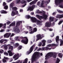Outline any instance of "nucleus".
Segmentation results:
<instances>
[{"instance_id": "nucleus-1", "label": "nucleus", "mask_w": 63, "mask_h": 63, "mask_svg": "<svg viewBox=\"0 0 63 63\" xmlns=\"http://www.w3.org/2000/svg\"><path fill=\"white\" fill-rule=\"evenodd\" d=\"M40 58L39 53L37 52H35L32 55V58L31 63H33L34 61H36Z\"/></svg>"}, {"instance_id": "nucleus-2", "label": "nucleus", "mask_w": 63, "mask_h": 63, "mask_svg": "<svg viewBox=\"0 0 63 63\" xmlns=\"http://www.w3.org/2000/svg\"><path fill=\"white\" fill-rule=\"evenodd\" d=\"M22 23V21H18L16 22V28L15 29V31L16 33H18L20 32V30L19 29V28L17 27L19 26L20 25V23Z\"/></svg>"}, {"instance_id": "nucleus-3", "label": "nucleus", "mask_w": 63, "mask_h": 63, "mask_svg": "<svg viewBox=\"0 0 63 63\" xmlns=\"http://www.w3.org/2000/svg\"><path fill=\"white\" fill-rule=\"evenodd\" d=\"M43 16H40L39 15H36L37 17V18H38L40 20H41V18L44 19L45 20H46L47 18V15H46L45 14V13L44 12L43 13Z\"/></svg>"}, {"instance_id": "nucleus-4", "label": "nucleus", "mask_w": 63, "mask_h": 63, "mask_svg": "<svg viewBox=\"0 0 63 63\" xmlns=\"http://www.w3.org/2000/svg\"><path fill=\"white\" fill-rule=\"evenodd\" d=\"M31 20L32 22H36V24L37 25H39L41 23L40 21L37 19L35 17H32Z\"/></svg>"}, {"instance_id": "nucleus-5", "label": "nucleus", "mask_w": 63, "mask_h": 63, "mask_svg": "<svg viewBox=\"0 0 63 63\" xmlns=\"http://www.w3.org/2000/svg\"><path fill=\"white\" fill-rule=\"evenodd\" d=\"M53 55V53H49L47 54L45 56V60H48L50 57H52Z\"/></svg>"}, {"instance_id": "nucleus-6", "label": "nucleus", "mask_w": 63, "mask_h": 63, "mask_svg": "<svg viewBox=\"0 0 63 63\" xmlns=\"http://www.w3.org/2000/svg\"><path fill=\"white\" fill-rule=\"evenodd\" d=\"M24 39L22 40L21 41V43H23L25 45H26L28 44V39L27 37H24Z\"/></svg>"}, {"instance_id": "nucleus-7", "label": "nucleus", "mask_w": 63, "mask_h": 63, "mask_svg": "<svg viewBox=\"0 0 63 63\" xmlns=\"http://www.w3.org/2000/svg\"><path fill=\"white\" fill-rule=\"evenodd\" d=\"M35 47V45H34L32 46L30 48L29 51L27 52V53L28 54H29L30 53H31L33 50L34 49V48Z\"/></svg>"}, {"instance_id": "nucleus-8", "label": "nucleus", "mask_w": 63, "mask_h": 63, "mask_svg": "<svg viewBox=\"0 0 63 63\" xmlns=\"http://www.w3.org/2000/svg\"><path fill=\"white\" fill-rule=\"evenodd\" d=\"M55 4L56 5H59L63 2V0H55Z\"/></svg>"}, {"instance_id": "nucleus-9", "label": "nucleus", "mask_w": 63, "mask_h": 63, "mask_svg": "<svg viewBox=\"0 0 63 63\" xmlns=\"http://www.w3.org/2000/svg\"><path fill=\"white\" fill-rule=\"evenodd\" d=\"M19 54H15L13 56V59H15L14 60H16L18 59L19 58Z\"/></svg>"}, {"instance_id": "nucleus-10", "label": "nucleus", "mask_w": 63, "mask_h": 63, "mask_svg": "<svg viewBox=\"0 0 63 63\" xmlns=\"http://www.w3.org/2000/svg\"><path fill=\"white\" fill-rule=\"evenodd\" d=\"M51 25V22H46L45 24V26L47 27H49Z\"/></svg>"}, {"instance_id": "nucleus-11", "label": "nucleus", "mask_w": 63, "mask_h": 63, "mask_svg": "<svg viewBox=\"0 0 63 63\" xmlns=\"http://www.w3.org/2000/svg\"><path fill=\"white\" fill-rule=\"evenodd\" d=\"M36 37L37 38V39H36V41L40 40V39H42V37H41V35L40 34H39L37 35L36 36Z\"/></svg>"}, {"instance_id": "nucleus-12", "label": "nucleus", "mask_w": 63, "mask_h": 63, "mask_svg": "<svg viewBox=\"0 0 63 63\" xmlns=\"http://www.w3.org/2000/svg\"><path fill=\"white\" fill-rule=\"evenodd\" d=\"M7 52L8 53L9 56H12L13 55V53H12V50H9Z\"/></svg>"}, {"instance_id": "nucleus-13", "label": "nucleus", "mask_w": 63, "mask_h": 63, "mask_svg": "<svg viewBox=\"0 0 63 63\" xmlns=\"http://www.w3.org/2000/svg\"><path fill=\"white\" fill-rule=\"evenodd\" d=\"M11 35V33H6L4 35V37H6L7 36V38H8V37H9Z\"/></svg>"}, {"instance_id": "nucleus-14", "label": "nucleus", "mask_w": 63, "mask_h": 63, "mask_svg": "<svg viewBox=\"0 0 63 63\" xmlns=\"http://www.w3.org/2000/svg\"><path fill=\"white\" fill-rule=\"evenodd\" d=\"M38 1V0H33L32 1V2H31L30 3V5H32V4H36V2H37V1Z\"/></svg>"}, {"instance_id": "nucleus-15", "label": "nucleus", "mask_w": 63, "mask_h": 63, "mask_svg": "<svg viewBox=\"0 0 63 63\" xmlns=\"http://www.w3.org/2000/svg\"><path fill=\"white\" fill-rule=\"evenodd\" d=\"M42 42L43 43V44L42 45V47H44L46 45V40H42Z\"/></svg>"}, {"instance_id": "nucleus-16", "label": "nucleus", "mask_w": 63, "mask_h": 63, "mask_svg": "<svg viewBox=\"0 0 63 63\" xmlns=\"http://www.w3.org/2000/svg\"><path fill=\"white\" fill-rule=\"evenodd\" d=\"M44 3H45V1H42L41 4V7L42 8H45V6L43 5Z\"/></svg>"}, {"instance_id": "nucleus-17", "label": "nucleus", "mask_w": 63, "mask_h": 63, "mask_svg": "<svg viewBox=\"0 0 63 63\" xmlns=\"http://www.w3.org/2000/svg\"><path fill=\"white\" fill-rule=\"evenodd\" d=\"M15 24H16V22H14L9 25V26L11 27V26H15Z\"/></svg>"}, {"instance_id": "nucleus-18", "label": "nucleus", "mask_w": 63, "mask_h": 63, "mask_svg": "<svg viewBox=\"0 0 63 63\" xmlns=\"http://www.w3.org/2000/svg\"><path fill=\"white\" fill-rule=\"evenodd\" d=\"M11 15L12 16H15V11H12Z\"/></svg>"}, {"instance_id": "nucleus-19", "label": "nucleus", "mask_w": 63, "mask_h": 63, "mask_svg": "<svg viewBox=\"0 0 63 63\" xmlns=\"http://www.w3.org/2000/svg\"><path fill=\"white\" fill-rule=\"evenodd\" d=\"M25 17L27 19H29V18H31H31H32V17H31V16H30V15H26L25 16Z\"/></svg>"}, {"instance_id": "nucleus-20", "label": "nucleus", "mask_w": 63, "mask_h": 63, "mask_svg": "<svg viewBox=\"0 0 63 63\" xmlns=\"http://www.w3.org/2000/svg\"><path fill=\"white\" fill-rule=\"evenodd\" d=\"M49 19L50 21H53L54 20V18L52 17H50L49 18Z\"/></svg>"}, {"instance_id": "nucleus-21", "label": "nucleus", "mask_w": 63, "mask_h": 63, "mask_svg": "<svg viewBox=\"0 0 63 63\" xmlns=\"http://www.w3.org/2000/svg\"><path fill=\"white\" fill-rule=\"evenodd\" d=\"M1 14H7V12L5 11L4 10H1Z\"/></svg>"}, {"instance_id": "nucleus-22", "label": "nucleus", "mask_w": 63, "mask_h": 63, "mask_svg": "<svg viewBox=\"0 0 63 63\" xmlns=\"http://www.w3.org/2000/svg\"><path fill=\"white\" fill-rule=\"evenodd\" d=\"M14 6V3H12L10 4V8H13V7Z\"/></svg>"}, {"instance_id": "nucleus-23", "label": "nucleus", "mask_w": 63, "mask_h": 63, "mask_svg": "<svg viewBox=\"0 0 63 63\" xmlns=\"http://www.w3.org/2000/svg\"><path fill=\"white\" fill-rule=\"evenodd\" d=\"M59 36H57L56 38V42L57 43H58V41H59Z\"/></svg>"}, {"instance_id": "nucleus-24", "label": "nucleus", "mask_w": 63, "mask_h": 63, "mask_svg": "<svg viewBox=\"0 0 63 63\" xmlns=\"http://www.w3.org/2000/svg\"><path fill=\"white\" fill-rule=\"evenodd\" d=\"M56 18H61V15H58L56 16Z\"/></svg>"}, {"instance_id": "nucleus-25", "label": "nucleus", "mask_w": 63, "mask_h": 63, "mask_svg": "<svg viewBox=\"0 0 63 63\" xmlns=\"http://www.w3.org/2000/svg\"><path fill=\"white\" fill-rule=\"evenodd\" d=\"M12 9L13 10H14V11H16L17 10V8L16 7H12Z\"/></svg>"}, {"instance_id": "nucleus-26", "label": "nucleus", "mask_w": 63, "mask_h": 63, "mask_svg": "<svg viewBox=\"0 0 63 63\" xmlns=\"http://www.w3.org/2000/svg\"><path fill=\"white\" fill-rule=\"evenodd\" d=\"M51 49V48H49V47H45V50H48V49L50 50Z\"/></svg>"}, {"instance_id": "nucleus-27", "label": "nucleus", "mask_w": 63, "mask_h": 63, "mask_svg": "<svg viewBox=\"0 0 63 63\" xmlns=\"http://www.w3.org/2000/svg\"><path fill=\"white\" fill-rule=\"evenodd\" d=\"M58 56L60 58H62V54L61 53H60L58 54Z\"/></svg>"}, {"instance_id": "nucleus-28", "label": "nucleus", "mask_w": 63, "mask_h": 63, "mask_svg": "<svg viewBox=\"0 0 63 63\" xmlns=\"http://www.w3.org/2000/svg\"><path fill=\"white\" fill-rule=\"evenodd\" d=\"M9 49H10V50H11V51H12V50H13V47L12 46H10L9 47Z\"/></svg>"}, {"instance_id": "nucleus-29", "label": "nucleus", "mask_w": 63, "mask_h": 63, "mask_svg": "<svg viewBox=\"0 0 63 63\" xmlns=\"http://www.w3.org/2000/svg\"><path fill=\"white\" fill-rule=\"evenodd\" d=\"M31 8L32 9V10H33L34 8H35V5L34 4L32 6H31Z\"/></svg>"}, {"instance_id": "nucleus-30", "label": "nucleus", "mask_w": 63, "mask_h": 63, "mask_svg": "<svg viewBox=\"0 0 63 63\" xmlns=\"http://www.w3.org/2000/svg\"><path fill=\"white\" fill-rule=\"evenodd\" d=\"M60 42L61 43L60 44V46H62L63 45V40H61Z\"/></svg>"}, {"instance_id": "nucleus-31", "label": "nucleus", "mask_w": 63, "mask_h": 63, "mask_svg": "<svg viewBox=\"0 0 63 63\" xmlns=\"http://www.w3.org/2000/svg\"><path fill=\"white\" fill-rule=\"evenodd\" d=\"M14 45L15 47H18V46H19V45L18 43H16Z\"/></svg>"}, {"instance_id": "nucleus-32", "label": "nucleus", "mask_w": 63, "mask_h": 63, "mask_svg": "<svg viewBox=\"0 0 63 63\" xmlns=\"http://www.w3.org/2000/svg\"><path fill=\"white\" fill-rule=\"evenodd\" d=\"M28 61V59L26 58L25 60V61L23 63H27Z\"/></svg>"}, {"instance_id": "nucleus-33", "label": "nucleus", "mask_w": 63, "mask_h": 63, "mask_svg": "<svg viewBox=\"0 0 63 63\" xmlns=\"http://www.w3.org/2000/svg\"><path fill=\"white\" fill-rule=\"evenodd\" d=\"M47 42L48 44H50V43H51L52 42V41L51 40H48Z\"/></svg>"}, {"instance_id": "nucleus-34", "label": "nucleus", "mask_w": 63, "mask_h": 63, "mask_svg": "<svg viewBox=\"0 0 63 63\" xmlns=\"http://www.w3.org/2000/svg\"><path fill=\"white\" fill-rule=\"evenodd\" d=\"M30 10H32V9L31 8V7H29L28 8V9L27 10V11H30Z\"/></svg>"}, {"instance_id": "nucleus-35", "label": "nucleus", "mask_w": 63, "mask_h": 63, "mask_svg": "<svg viewBox=\"0 0 63 63\" xmlns=\"http://www.w3.org/2000/svg\"><path fill=\"white\" fill-rule=\"evenodd\" d=\"M4 48L5 50H7L8 49V46L7 45L5 46H4Z\"/></svg>"}, {"instance_id": "nucleus-36", "label": "nucleus", "mask_w": 63, "mask_h": 63, "mask_svg": "<svg viewBox=\"0 0 63 63\" xmlns=\"http://www.w3.org/2000/svg\"><path fill=\"white\" fill-rule=\"evenodd\" d=\"M34 32H35L37 31V29L36 28H35L33 29V30Z\"/></svg>"}, {"instance_id": "nucleus-37", "label": "nucleus", "mask_w": 63, "mask_h": 63, "mask_svg": "<svg viewBox=\"0 0 63 63\" xmlns=\"http://www.w3.org/2000/svg\"><path fill=\"white\" fill-rule=\"evenodd\" d=\"M53 57L54 58H55L56 57V53H54V55L53 56Z\"/></svg>"}, {"instance_id": "nucleus-38", "label": "nucleus", "mask_w": 63, "mask_h": 63, "mask_svg": "<svg viewBox=\"0 0 63 63\" xmlns=\"http://www.w3.org/2000/svg\"><path fill=\"white\" fill-rule=\"evenodd\" d=\"M32 29H31V30L30 31H31L30 32V34H33V33H34V32L33 31H32Z\"/></svg>"}, {"instance_id": "nucleus-39", "label": "nucleus", "mask_w": 63, "mask_h": 63, "mask_svg": "<svg viewBox=\"0 0 63 63\" xmlns=\"http://www.w3.org/2000/svg\"><path fill=\"white\" fill-rule=\"evenodd\" d=\"M22 47V46H19L18 47V48L19 50L20 49H21V48Z\"/></svg>"}, {"instance_id": "nucleus-40", "label": "nucleus", "mask_w": 63, "mask_h": 63, "mask_svg": "<svg viewBox=\"0 0 63 63\" xmlns=\"http://www.w3.org/2000/svg\"><path fill=\"white\" fill-rule=\"evenodd\" d=\"M1 50H0V53L2 54V53H3L4 52V50L2 49H1Z\"/></svg>"}, {"instance_id": "nucleus-41", "label": "nucleus", "mask_w": 63, "mask_h": 63, "mask_svg": "<svg viewBox=\"0 0 63 63\" xmlns=\"http://www.w3.org/2000/svg\"><path fill=\"white\" fill-rule=\"evenodd\" d=\"M25 1L24 0H22L21 1V3L22 4H24V3H25Z\"/></svg>"}, {"instance_id": "nucleus-42", "label": "nucleus", "mask_w": 63, "mask_h": 63, "mask_svg": "<svg viewBox=\"0 0 63 63\" xmlns=\"http://www.w3.org/2000/svg\"><path fill=\"white\" fill-rule=\"evenodd\" d=\"M4 42V39H1L0 40V43L1 44H2Z\"/></svg>"}, {"instance_id": "nucleus-43", "label": "nucleus", "mask_w": 63, "mask_h": 63, "mask_svg": "<svg viewBox=\"0 0 63 63\" xmlns=\"http://www.w3.org/2000/svg\"><path fill=\"white\" fill-rule=\"evenodd\" d=\"M57 11L59 13H63V11H61L60 10H57Z\"/></svg>"}, {"instance_id": "nucleus-44", "label": "nucleus", "mask_w": 63, "mask_h": 63, "mask_svg": "<svg viewBox=\"0 0 63 63\" xmlns=\"http://www.w3.org/2000/svg\"><path fill=\"white\" fill-rule=\"evenodd\" d=\"M4 55H5L6 56H8V53L7 52H4Z\"/></svg>"}, {"instance_id": "nucleus-45", "label": "nucleus", "mask_w": 63, "mask_h": 63, "mask_svg": "<svg viewBox=\"0 0 63 63\" xmlns=\"http://www.w3.org/2000/svg\"><path fill=\"white\" fill-rule=\"evenodd\" d=\"M6 3L5 2H3V6H5L6 5Z\"/></svg>"}, {"instance_id": "nucleus-46", "label": "nucleus", "mask_w": 63, "mask_h": 63, "mask_svg": "<svg viewBox=\"0 0 63 63\" xmlns=\"http://www.w3.org/2000/svg\"><path fill=\"white\" fill-rule=\"evenodd\" d=\"M2 61L3 63H5V62H7L6 60L5 59H3Z\"/></svg>"}, {"instance_id": "nucleus-47", "label": "nucleus", "mask_w": 63, "mask_h": 63, "mask_svg": "<svg viewBox=\"0 0 63 63\" xmlns=\"http://www.w3.org/2000/svg\"><path fill=\"white\" fill-rule=\"evenodd\" d=\"M10 23H11V22L9 21L8 22H7L6 23L7 25H9L10 24Z\"/></svg>"}, {"instance_id": "nucleus-48", "label": "nucleus", "mask_w": 63, "mask_h": 63, "mask_svg": "<svg viewBox=\"0 0 63 63\" xmlns=\"http://www.w3.org/2000/svg\"><path fill=\"white\" fill-rule=\"evenodd\" d=\"M15 15H18V11H15Z\"/></svg>"}, {"instance_id": "nucleus-49", "label": "nucleus", "mask_w": 63, "mask_h": 63, "mask_svg": "<svg viewBox=\"0 0 63 63\" xmlns=\"http://www.w3.org/2000/svg\"><path fill=\"white\" fill-rule=\"evenodd\" d=\"M8 8V7L7 5L5 6L4 7V8L5 9H7Z\"/></svg>"}, {"instance_id": "nucleus-50", "label": "nucleus", "mask_w": 63, "mask_h": 63, "mask_svg": "<svg viewBox=\"0 0 63 63\" xmlns=\"http://www.w3.org/2000/svg\"><path fill=\"white\" fill-rule=\"evenodd\" d=\"M56 46V45L55 44H51V47H55Z\"/></svg>"}, {"instance_id": "nucleus-51", "label": "nucleus", "mask_w": 63, "mask_h": 63, "mask_svg": "<svg viewBox=\"0 0 63 63\" xmlns=\"http://www.w3.org/2000/svg\"><path fill=\"white\" fill-rule=\"evenodd\" d=\"M62 22H63V21H60L58 23L59 25H60V24H61Z\"/></svg>"}, {"instance_id": "nucleus-52", "label": "nucleus", "mask_w": 63, "mask_h": 63, "mask_svg": "<svg viewBox=\"0 0 63 63\" xmlns=\"http://www.w3.org/2000/svg\"><path fill=\"white\" fill-rule=\"evenodd\" d=\"M3 24L0 23V28L2 27L3 26Z\"/></svg>"}, {"instance_id": "nucleus-53", "label": "nucleus", "mask_w": 63, "mask_h": 63, "mask_svg": "<svg viewBox=\"0 0 63 63\" xmlns=\"http://www.w3.org/2000/svg\"><path fill=\"white\" fill-rule=\"evenodd\" d=\"M42 50H45V47H42Z\"/></svg>"}, {"instance_id": "nucleus-54", "label": "nucleus", "mask_w": 63, "mask_h": 63, "mask_svg": "<svg viewBox=\"0 0 63 63\" xmlns=\"http://www.w3.org/2000/svg\"><path fill=\"white\" fill-rule=\"evenodd\" d=\"M42 42H41L39 44L38 46L39 47H41L42 46Z\"/></svg>"}, {"instance_id": "nucleus-55", "label": "nucleus", "mask_w": 63, "mask_h": 63, "mask_svg": "<svg viewBox=\"0 0 63 63\" xmlns=\"http://www.w3.org/2000/svg\"><path fill=\"white\" fill-rule=\"evenodd\" d=\"M40 3H41V2L40 1L38 2L37 4V5H38V6L40 5Z\"/></svg>"}, {"instance_id": "nucleus-56", "label": "nucleus", "mask_w": 63, "mask_h": 63, "mask_svg": "<svg viewBox=\"0 0 63 63\" xmlns=\"http://www.w3.org/2000/svg\"><path fill=\"white\" fill-rule=\"evenodd\" d=\"M47 47H51V44H48L47 45Z\"/></svg>"}, {"instance_id": "nucleus-57", "label": "nucleus", "mask_w": 63, "mask_h": 63, "mask_svg": "<svg viewBox=\"0 0 63 63\" xmlns=\"http://www.w3.org/2000/svg\"><path fill=\"white\" fill-rule=\"evenodd\" d=\"M27 1V2L28 3L29 2H30V1H32V0H26Z\"/></svg>"}, {"instance_id": "nucleus-58", "label": "nucleus", "mask_w": 63, "mask_h": 63, "mask_svg": "<svg viewBox=\"0 0 63 63\" xmlns=\"http://www.w3.org/2000/svg\"><path fill=\"white\" fill-rule=\"evenodd\" d=\"M3 31H4V30L2 29L0 30V32H3Z\"/></svg>"}, {"instance_id": "nucleus-59", "label": "nucleus", "mask_w": 63, "mask_h": 63, "mask_svg": "<svg viewBox=\"0 0 63 63\" xmlns=\"http://www.w3.org/2000/svg\"><path fill=\"white\" fill-rule=\"evenodd\" d=\"M60 61V60L59 59L57 58V61H58V62H59Z\"/></svg>"}, {"instance_id": "nucleus-60", "label": "nucleus", "mask_w": 63, "mask_h": 63, "mask_svg": "<svg viewBox=\"0 0 63 63\" xmlns=\"http://www.w3.org/2000/svg\"><path fill=\"white\" fill-rule=\"evenodd\" d=\"M14 36V33H12V35L10 36V37H13V36Z\"/></svg>"}, {"instance_id": "nucleus-61", "label": "nucleus", "mask_w": 63, "mask_h": 63, "mask_svg": "<svg viewBox=\"0 0 63 63\" xmlns=\"http://www.w3.org/2000/svg\"><path fill=\"white\" fill-rule=\"evenodd\" d=\"M61 18H63V14L62 15H61Z\"/></svg>"}, {"instance_id": "nucleus-62", "label": "nucleus", "mask_w": 63, "mask_h": 63, "mask_svg": "<svg viewBox=\"0 0 63 63\" xmlns=\"http://www.w3.org/2000/svg\"><path fill=\"white\" fill-rule=\"evenodd\" d=\"M18 39V36H17L16 37V40L17 41Z\"/></svg>"}, {"instance_id": "nucleus-63", "label": "nucleus", "mask_w": 63, "mask_h": 63, "mask_svg": "<svg viewBox=\"0 0 63 63\" xmlns=\"http://www.w3.org/2000/svg\"><path fill=\"white\" fill-rule=\"evenodd\" d=\"M37 48H38V47H36L34 49L35 51V50H36L37 49Z\"/></svg>"}, {"instance_id": "nucleus-64", "label": "nucleus", "mask_w": 63, "mask_h": 63, "mask_svg": "<svg viewBox=\"0 0 63 63\" xmlns=\"http://www.w3.org/2000/svg\"><path fill=\"white\" fill-rule=\"evenodd\" d=\"M55 14H56V13H55V12H54L52 14V15L53 16H54V15H55Z\"/></svg>"}]
</instances>
